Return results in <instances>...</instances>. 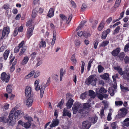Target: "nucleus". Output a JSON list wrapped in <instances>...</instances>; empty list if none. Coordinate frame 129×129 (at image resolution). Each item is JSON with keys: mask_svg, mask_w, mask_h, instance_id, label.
Wrapping results in <instances>:
<instances>
[{"mask_svg": "<svg viewBox=\"0 0 129 129\" xmlns=\"http://www.w3.org/2000/svg\"><path fill=\"white\" fill-rule=\"evenodd\" d=\"M83 107L82 106L81 104L76 102L75 103L72 107V109L74 114H76L78 111L81 115L83 117H86L88 115V111H86V109L91 107L89 103H85L83 105Z\"/></svg>", "mask_w": 129, "mask_h": 129, "instance_id": "f257e3e1", "label": "nucleus"}, {"mask_svg": "<svg viewBox=\"0 0 129 129\" xmlns=\"http://www.w3.org/2000/svg\"><path fill=\"white\" fill-rule=\"evenodd\" d=\"M40 81L39 79L36 80L34 83V86L35 87V90L37 91H38L40 90V97L42 98L43 97V94L44 93V91L45 88L49 85L50 83V78L49 77L48 79L47 82L44 85L42 84L41 85V88L40 86H39L38 84Z\"/></svg>", "mask_w": 129, "mask_h": 129, "instance_id": "f03ea898", "label": "nucleus"}, {"mask_svg": "<svg viewBox=\"0 0 129 129\" xmlns=\"http://www.w3.org/2000/svg\"><path fill=\"white\" fill-rule=\"evenodd\" d=\"M13 113L11 112L9 114L8 119L5 116H2L0 117V122L4 123H7L9 126H13L16 123V121L13 120Z\"/></svg>", "mask_w": 129, "mask_h": 129, "instance_id": "7ed1b4c3", "label": "nucleus"}, {"mask_svg": "<svg viewBox=\"0 0 129 129\" xmlns=\"http://www.w3.org/2000/svg\"><path fill=\"white\" fill-rule=\"evenodd\" d=\"M114 68L117 71L120 75H123V77L124 79L129 81V69H126L125 71H123L122 69L120 67H114Z\"/></svg>", "mask_w": 129, "mask_h": 129, "instance_id": "20e7f679", "label": "nucleus"}, {"mask_svg": "<svg viewBox=\"0 0 129 129\" xmlns=\"http://www.w3.org/2000/svg\"><path fill=\"white\" fill-rule=\"evenodd\" d=\"M97 80L96 78L95 77L94 75H91L89 76L86 80L85 83L87 85L90 84L92 86H94L96 85V81Z\"/></svg>", "mask_w": 129, "mask_h": 129, "instance_id": "39448f33", "label": "nucleus"}, {"mask_svg": "<svg viewBox=\"0 0 129 129\" xmlns=\"http://www.w3.org/2000/svg\"><path fill=\"white\" fill-rule=\"evenodd\" d=\"M59 16L61 19L60 22V25H61L63 22H66L67 24H69L72 18V15H70L68 18L63 14H60Z\"/></svg>", "mask_w": 129, "mask_h": 129, "instance_id": "423d86ee", "label": "nucleus"}, {"mask_svg": "<svg viewBox=\"0 0 129 129\" xmlns=\"http://www.w3.org/2000/svg\"><path fill=\"white\" fill-rule=\"evenodd\" d=\"M10 78V75L9 74L7 76V74L5 72H3L1 75V79L3 81L6 83L8 82Z\"/></svg>", "mask_w": 129, "mask_h": 129, "instance_id": "0eeeda50", "label": "nucleus"}, {"mask_svg": "<svg viewBox=\"0 0 129 129\" xmlns=\"http://www.w3.org/2000/svg\"><path fill=\"white\" fill-rule=\"evenodd\" d=\"M34 26L31 25L29 27L26 32V36L28 39H29L33 35V32L34 29Z\"/></svg>", "mask_w": 129, "mask_h": 129, "instance_id": "6e6552de", "label": "nucleus"}, {"mask_svg": "<svg viewBox=\"0 0 129 129\" xmlns=\"http://www.w3.org/2000/svg\"><path fill=\"white\" fill-rule=\"evenodd\" d=\"M10 33V29L9 27H4L3 30L2 36L1 37V39H3L6 35L8 36Z\"/></svg>", "mask_w": 129, "mask_h": 129, "instance_id": "1a4fd4ad", "label": "nucleus"}, {"mask_svg": "<svg viewBox=\"0 0 129 129\" xmlns=\"http://www.w3.org/2000/svg\"><path fill=\"white\" fill-rule=\"evenodd\" d=\"M127 114L126 110L125 108L121 109L117 117L119 118H121L124 117Z\"/></svg>", "mask_w": 129, "mask_h": 129, "instance_id": "9d476101", "label": "nucleus"}, {"mask_svg": "<svg viewBox=\"0 0 129 129\" xmlns=\"http://www.w3.org/2000/svg\"><path fill=\"white\" fill-rule=\"evenodd\" d=\"M31 89L29 86H26L25 90V94L26 97H31Z\"/></svg>", "mask_w": 129, "mask_h": 129, "instance_id": "9b49d317", "label": "nucleus"}, {"mask_svg": "<svg viewBox=\"0 0 129 129\" xmlns=\"http://www.w3.org/2000/svg\"><path fill=\"white\" fill-rule=\"evenodd\" d=\"M82 124V129H88L91 125L90 122L87 120L83 121Z\"/></svg>", "mask_w": 129, "mask_h": 129, "instance_id": "f8f14e48", "label": "nucleus"}, {"mask_svg": "<svg viewBox=\"0 0 129 129\" xmlns=\"http://www.w3.org/2000/svg\"><path fill=\"white\" fill-rule=\"evenodd\" d=\"M116 87L115 86L110 87L108 90V91L110 93V95L111 96H113L114 94V92L116 90Z\"/></svg>", "mask_w": 129, "mask_h": 129, "instance_id": "ddd939ff", "label": "nucleus"}, {"mask_svg": "<svg viewBox=\"0 0 129 129\" xmlns=\"http://www.w3.org/2000/svg\"><path fill=\"white\" fill-rule=\"evenodd\" d=\"M55 110V111L54 113V115L55 116L56 118L52 122L51 124L50 125V127H53L56 126V110Z\"/></svg>", "mask_w": 129, "mask_h": 129, "instance_id": "4468645a", "label": "nucleus"}, {"mask_svg": "<svg viewBox=\"0 0 129 129\" xmlns=\"http://www.w3.org/2000/svg\"><path fill=\"white\" fill-rule=\"evenodd\" d=\"M28 97L26 101V104L27 107H30L32 106L33 102V99L31 97Z\"/></svg>", "mask_w": 129, "mask_h": 129, "instance_id": "2eb2a0df", "label": "nucleus"}, {"mask_svg": "<svg viewBox=\"0 0 129 129\" xmlns=\"http://www.w3.org/2000/svg\"><path fill=\"white\" fill-rule=\"evenodd\" d=\"M74 102V101L71 98L69 99L66 104L67 109H70L71 107Z\"/></svg>", "mask_w": 129, "mask_h": 129, "instance_id": "dca6fc26", "label": "nucleus"}, {"mask_svg": "<svg viewBox=\"0 0 129 129\" xmlns=\"http://www.w3.org/2000/svg\"><path fill=\"white\" fill-rule=\"evenodd\" d=\"M10 52V50H7L5 51L3 54V56L5 61L7 59Z\"/></svg>", "mask_w": 129, "mask_h": 129, "instance_id": "f3484780", "label": "nucleus"}, {"mask_svg": "<svg viewBox=\"0 0 129 129\" xmlns=\"http://www.w3.org/2000/svg\"><path fill=\"white\" fill-rule=\"evenodd\" d=\"M67 109L64 108V109L63 113V116H67L69 117H71V114L69 111L67 110Z\"/></svg>", "mask_w": 129, "mask_h": 129, "instance_id": "a211bd4d", "label": "nucleus"}, {"mask_svg": "<svg viewBox=\"0 0 129 129\" xmlns=\"http://www.w3.org/2000/svg\"><path fill=\"white\" fill-rule=\"evenodd\" d=\"M120 49L119 48H117L115 50H113L112 52V55L114 56H117L120 52Z\"/></svg>", "mask_w": 129, "mask_h": 129, "instance_id": "6ab92c4d", "label": "nucleus"}, {"mask_svg": "<svg viewBox=\"0 0 129 129\" xmlns=\"http://www.w3.org/2000/svg\"><path fill=\"white\" fill-rule=\"evenodd\" d=\"M100 77L103 79L107 80L109 78V75L108 73H105L103 75H101Z\"/></svg>", "mask_w": 129, "mask_h": 129, "instance_id": "aec40b11", "label": "nucleus"}, {"mask_svg": "<svg viewBox=\"0 0 129 129\" xmlns=\"http://www.w3.org/2000/svg\"><path fill=\"white\" fill-rule=\"evenodd\" d=\"M21 113V111L20 110H17L15 111L14 114H13L14 118L15 119L14 120H16L15 119L17 118L18 116H19ZM13 120H14L13 119Z\"/></svg>", "mask_w": 129, "mask_h": 129, "instance_id": "412c9836", "label": "nucleus"}, {"mask_svg": "<svg viewBox=\"0 0 129 129\" xmlns=\"http://www.w3.org/2000/svg\"><path fill=\"white\" fill-rule=\"evenodd\" d=\"M54 15V11L53 8H50L48 13L47 16L50 17H52Z\"/></svg>", "mask_w": 129, "mask_h": 129, "instance_id": "4be33fe9", "label": "nucleus"}, {"mask_svg": "<svg viewBox=\"0 0 129 129\" xmlns=\"http://www.w3.org/2000/svg\"><path fill=\"white\" fill-rule=\"evenodd\" d=\"M59 72L60 81H61L62 80L63 76L65 74L66 71L65 70H64L63 69L61 68Z\"/></svg>", "mask_w": 129, "mask_h": 129, "instance_id": "5701e85b", "label": "nucleus"}, {"mask_svg": "<svg viewBox=\"0 0 129 129\" xmlns=\"http://www.w3.org/2000/svg\"><path fill=\"white\" fill-rule=\"evenodd\" d=\"M89 95L91 98H94L95 96V92L92 90H90L89 91Z\"/></svg>", "mask_w": 129, "mask_h": 129, "instance_id": "b1692460", "label": "nucleus"}, {"mask_svg": "<svg viewBox=\"0 0 129 129\" xmlns=\"http://www.w3.org/2000/svg\"><path fill=\"white\" fill-rule=\"evenodd\" d=\"M123 125L126 126H129V118H127L125 119L122 123Z\"/></svg>", "mask_w": 129, "mask_h": 129, "instance_id": "393cba45", "label": "nucleus"}, {"mask_svg": "<svg viewBox=\"0 0 129 129\" xmlns=\"http://www.w3.org/2000/svg\"><path fill=\"white\" fill-rule=\"evenodd\" d=\"M12 87L11 85H8L6 88V91L9 93H10L12 91Z\"/></svg>", "mask_w": 129, "mask_h": 129, "instance_id": "a878e982", "label": "nucleus"}, {"mask_svg": "<svg viewBox=\"0 0 129 129\" xmlns=\"http://www.w3.org/2000/svg\"><path fill=\"white\" fill-rule=\"evenodd\" d=\"M56 34L55 31V32L54 31L53 34V38L51 42V45H53L55 43V41L56 39Z\"/></svg>", "mask_w": 129, "mask_h": 129, "instance_id": "bb28decb", "label": "nucleus"}, {"mask_svg": "<svg viewBox=\"0 0 129 129\" xmlns=\"http://www.w3.org/2000/svg\"><path fill=\"white\" fill-rule=\"evenodd\" d=\"M24 118L26 120L28 121V122H31L33 121V118L31 116H28V115H26L24 117Z\"/></svg>", "mask_w": 129, "mask_h": 129, "instance_id": "cd10ccee", "label": "nucleus"}, {"mask_svg": "<svg viewBox=\"0 0 129 129\" xmlns=\"http://www.w3.org/2000/svg\"><path fill=\"white\" fill-rule=\"evenodd\" d=\"M31 122H27L24 123V127L25 128L27 129L29 128L31 125Z\"/></svg>", "mask_w": 129, "mask_h": 129, "instance_id": "c85d7f7f", "label": "nucleus"}, {"mask_svg": "<svg viewBox=\"0 0 129 129\" xmlns=\"http://www.w3.org/2000/svg\"><path fill=\"white\" fill-rule=\"evenodd\" d=\"M29 58L27 56L24 57L22 61V64H25L27 63L29 60Z\"/></svg>", "mask_w": 129, "mask_h": 129, "instance_id": "c756f323", "label": "nucleus"}, {"mask_svg": "<svg viewBox=\"0 0 129 129\" xmlns=\"http://www.w3.org/2000/svg\"><path fill=\"white\" fill-rule=\"evenodd\" d=\"M26 48L25 47H23L21 49L20 52H19V55L20 56H21L25 52L26 50Z\"/></svg>", "mask_w": 129, "mask_h": 129, "instance_id": "7c9ffc66", "label": "nucleus"}, {"mask_svg": "<svg viewBox=\"0 0 129 129\" xmlns=\"http://www.w3.org/2000/svg\"><path fill=\"white\" fill-rule=\"evenodd\" d=\"M38 12V11L36 10L35 9H34L31 15L32 18H35Z\"/></svg>", "mask_w": 129, "mask_h": 129, "instance_id": "2f4dec72", "label": "nucleus"}, {"mask_svg": "<svg viewBox=\"0 0 129 129\" xmlns=\"http://www.w3.org/2000/svg\"><path fill=\"white\" fill-rule=\"evenodd\" d=\"M35 71H31L30 72L29 74L26 76L25 78L26 79H27L28 78H30L33 76L34 74Z\"/></svg>", "mask_w": 129, "mask_h": 129, "instance_id": "473e14b6", "label": "nucleus"}, {"mask_svg": "<svg viewBox=\"0 0 129 129\" xmlns=\"http://www.w3.org/2000/svg\"><path fill=\"white\" fill-rule=\"evenodd\" d=\"M83 36L85 38H88L90 36L91 34L90 32L86 31L84 32Z\"/></svg>", "mask_w": 129, "mask_h": 129, "instance_id": "72a5a7b5", "label": "nucleus"}, {"mask_svg": "<svg viewBox=\"0 0 129 129\" xmlns=\"http://www.w3.org/2000/svg\"><path fill=\"white\" fill-rule=\"evenodd\" d=\"M64 103V101L62 99L61 101L58 104L57 106L59 107L60 109H61V106H62Z\"/></svg>", "mask_w": 129, "mask_h": 129, "instance_id": "f704fd0d", "label": "nucleus"}, {"mask_svg": "<svg viewBox=\"0 0 129 129\" xmlns=\"http://www.w3.org/2000/svg\"><path fill=\"white\" fill-rule=\"evenodd\" d=\"M118 56L120 60H123V58L124 57V52H122L120 53L118 55Z\"/></svg>", "mask_w": 129, "mask_h": 129, "instance_id": "c9c22d12", "label": "nucleus"}, {"mask_svg": "<svg viewBox=\"0 0 129 129\" xmlns=\"http://www.w3.org/2000/svg\"><path fill=\"white\" fill-rule=\"evenodd\" d=\"M71 59L73 63L74 64H76L77 62V60H76L74 54H73L72 55V57L71 58Z\"/></svg>", "mask_w": 129, "mask_h": 129, "instance_id": "e433bc0d", "label": "nucleus"}, {"mask_svg": "<svg viewBox=\"0 0 129 129\" xmlns=\"http://www.w3.org/2000/svg\"><path fill=\"white\" fill-rule=\"evenodd\" d=\"M87 8V6L85 3H83L81 6V12H83Z\"/></svg>", "mask_w": 129, "mask_h": 129, "instance_id": "4c0bfd02", "label": "nucleus"}, {"mask_svg": "<svg viewBox=\"0 0 129 129\" xmlns=\"http://www.w3.org/2000/svg\"><path fill=\"white\" fill-rule=\"evenodd\" d=\"M98 72L99 73H101L103 72L104 68L101 65H99L98 66Z\"/></svg>", "mask_w": 129, "mask_h": 129, "instance_id": "58836bf2", "label": "nucleus"}, {"mask_svg": "<svg viewBox=\"0 0 129 129\" xmlns=\"http://www.w3.org/2000/svg\"><path fill=\"white\" fill-rule=\"evenodd\" d=\"M40 44H41V45H40V48H41L42 46L43 47H46V44L45 42L44 41H41L40 42Z\"/></svg>", "mask_w": 129, "mask_h": 129, "instance_id": "ea45409f", "label": "nucleus"}, {"mask_svg": "<svg viewBox=\"0 0 129 129\" xmlns=\"http://www.w3.org/2000/svg\"><path fill=\"white\" fill-rule=\"evenodd\" d=\"M121 0H116L115 4V8L118 7L119 6Z\"/></svg>", "mask_w": 129, "mask_h": 129, "instance_id": "a19ab883", "label": "nucleus"}, {"mask_svg": "<svg viewBox=\"0 0 129 129\" xmlns=\"http://www.w3.org/2000/svg\"><path fill=\"white\" fill-rule=\"evenodd\" d=\"M107 91V90L103 87L101 88L99 90V92L101 93H106Z\"/></svg>", "mask_w": 129, "mask_h": 129, "instance_id": "79ce46f5", "label": "nucleus"}, {"mask_svg": "<svg viewBox=\"0 0 129 129\" xmlns=\"http://www.w3.org/2000/svg\"><path fill=\"white\" fill-rule=\"evenodd\" d=\"M36 53L35 52H33L30 55L31 57V59L32 60H33L35 58L36 56Z\"/></svg>", "mask_w": 129, "mask_h": 129, "instance_id": "37998d69", "label": "nucleus"}, {"mask_svg": "<svg viewBox=\"0 0 129 129\" xmlns=\"http://www.w3.org/2000/svg\"><path fill=\"white\" fill-rule=\"evenodd\" d=\"M109 42L108 41H104L101 44V46L103 47H105L109 43Z\"/></svg>", "mask_w": 129, "mask_h": 129, "instance_id": "c03bdc74", "label": "nucleus"}, {"mask_svg": "<svg viewBox=\"0 0 129 129\" xmlns=\"http://www.w3.org/2000/svg\"><path fill=\"white\" fill-rule=\"evenodd\" d=\"M96 94L98 98L101 100H103L104 98L103 95L102 94L99 93L98 92H96Z\"/></svg>", "mask_w": 129, "mask_h": 129, "instance_id": "a18cd8bd", "label": "nucleus"}, {"mask_svg": "<svg viewBox=\"0 0 129 129\" xmlns=\"http://www.w3.org/2000/svg\"><path fill=\"white\" fill-rule=\"evenodd\" d=\"M93 61V59H91L90 60V61L88 62L87 68V70L88 71H89L90 70V68L91 67V64L92 62Z\"/></svg>", "mask_w": 129, "mask_h": 129, "instance_id": "49530a36", "label": "nucleus"}, {"mask_svg": "<svg viewBox=\"0 0 129 129\" xmlns=\"http://www.w3.org/2000/svg\"><path fill=\"white\" fill-rule=\"evenodd\" d=\"M120 28V26H118L114 30L113 34L114 35H115V34L118 33L119 31Z\"/></svg>", "mask_w": 129, "mask_h": 129, "instance_id": "de8ad7c7", "label": "nucleus"}, {"mask_svg": "<svg viewBox=\"0 0 129 129\" xmlns=\"http://www.w3.org/2000/svg\"><path fill=\"white\" fill-rule=\"evenodd\" d=\"M104 25V24L103 23H101L98 27V29L99 31L101 30L103 28Z\"/></svg>", "mask_w": 129, "mask_h": 129, "instance_id": "09e8293b", "label": "nucleus"}, {"mask_svg": "<svg viewBox=\"0 0 129 129\" xmlns=\"http://www.w3.org/2000/svg\"><path fill=\"white\" fill-rule=\"evenodd\" d=\"M82 66L81 68V73L82 74L84 70V67L85 63L83 61H82Z\"/></svg>", "mask_w": 129, "mask_h": 129, "instance_id": "8fccbe9b", "label": "nucleus"}, {"mask_svg": "<svg viewBox=\"0 0 129 129\" xmlns=\"http://www.w3.org/2000/svg\"><path fill=\"white\" fill-rule=\"evenodd\" d=\"M25 43V42L24 41H22L21 42L19 43L18 45V46L20 48H22L24 45Z\"/></svg>", "mask_w": 129, "mask_h": 129, "instance_id": "3c124183", "label": "nucleus"}, {"mask_svg": "<svg viewBox=\"0 0 129 129\" xmlns=\"http://www.w3.org/2000/svg\"><path fill=\"white\" fill-rule=\"evenodd\" d=\"M75 44L77 46H79L81 44L80 42L78 40H77L75 41Z\"/></svg>", "mask_w": 129, "mask_h": 129, "instance_id": "603ef678", "label": "nucleus"}, {"mask_svg": "<svg viewBox=\"0 0 129 129\" xmlns=\"http://www.w3.org/2000/svg\"><path fill=\"white\" fill-rule=\"evenodd\" d=\"M111 110H110V111ZM112 115V113L110 111V112H109L108 116H107V119L109 121L110 120L112 119L111 117V115Z\"/></svg>", "mask_w": 129, "mask_h": 129, "instance_id": "864d4df0", "label": "nucleus"}, {"mask_svg": "<svg viewBox=\"0 0 129 129\" xmlns=\"http://www.w3.org/2000/svg\"><path fill=\"white\" fill-rule=\"evenodd\" d=\"M111 125L112 129H115L117 127L116 124L115 122L112 123Z\"/></svg>", "mask_w": 129, "mask_h": 129, "instance_id": "5fc2aeb1", "label": "nucleus"}, {"mask_svg": "<svg viewBox=\"0 0 129 129\" xmlns=\"http://www.w3.org/2000/svg\"><path fill=\"white\" fill-rule=\"evenodd\" d=\"M20 48L17 46H16L14 49V53H17L18 52Z\"/></svg>", "mask_w": 129, "mask_h": 129, "instance_id": "6e6d98bb", "label": "nucleus"}, {"mask_svg": "<svg viewBox=\"0 0 129 129\" xmlns=\"http://www.w3.org/2000/svg\"><path fill=\"white\" fill-rule=\"evenodd\" d=\"M115 104L117 106L121 105L122 104V102L120 101H116L115 102Z\"/></svg>", "mask_w": 129, "mask_h": 129, "instance_id": "4d7b16f0", "label": "nucleus"}, {"mask_svg": "<svg viewBox=\"0 0 129 129\" xmlns=\"http://www.w3.org/2000/svg\"><path fill=\"white\" fill-rule=\"evenodd\" d=\"M18 32L17 30V28H16L14 32V36H16L18 34Z\"/></svg>", "mask_w": 129, "mask_h": 129, "instance_id": "13d9d810", "label": "nucleus"}, {"mask_svg": "<svg viewBox=\"0 0 129 129\" xmlns=\"http://www.w3.org/2000/svg\"><path fill=\"white\" fill-rule=\"evenodd\" d=\"M107 35L105 32H103L102 33V38L103 39H105Z\"/></svg>", "mask_w": 129, "mask_h": 129, "instance_id": "bf43d9fd", "label": "nucleus"}, {"mask_svg": "<svg viewBox=\"0 0 129 129\" xmlns=\"http://www.w3.org/2000/svg\"><path fill=\"white\" fill-rule=\"evenodd\" d=\"M129 49V44L126 45L124 47V51L125 52L127 51L128 49Z\"/></svg>", "mask_w": 129, "mask_h": 129, "instance_id": "052dcab7", "label": "nucleus"}, {"mask_svg": "<svg viewBox=\"0 0 129 129\" xmlns=\"http://www.w3.org/2000/svg\"><path fill=\"white\" fill-rule=\"evenodd\" d=\"M23 26L22 25H21L18 27V29H17V30L19 32H22L23 31Z\"/></svg>", "mask_w": 129, "mask_h": 129, "instance_id": "680f3d73", "label": "nucleus"}, {"mask_svg": "<svg viewBox=\"0 0 129 129\" xmlns=\"http://www.w3.org/2000/svg\"><path fill=\"white\" fill-rule=\"evenodd\" d=\"M124 60L125 63H129V58L127 56L125 57Z\"/></svg>", "mask_w": 129, "mask_h": 129, "instance_id": "e2e57ef3", "label": "nucleus"}, {"mask_svg": "<svg viewBox=\"0 0 129 129\" xmlns=\"http://www.w3.org/2000/svg\"><path fill=\"white\" fill-rule=\"evenodd\" d=\"M15 65L12 64V66L10 67V71L12 72H13L15 69Z\"/></svg>", "mask_w": 129, "mask_h": 129, "instance_id": "0e129e2a", "label": "nucleus"}, {"mask_svg": "<svg viewBox=\"0 0 129 129\" xmlns=\"http://www.w3.org/2000/svg\"><path fill=\"white\" fill-rule=\"evenodd\" d=\"M71 3L73 8H75L76 7V4L73 1H71Z\"/></svg>", "mask_w": 129, "mask_h": 129, "instance_id": "69168bd1", "label": "nucleus"}, {"mask_svg": "<svg viewBox=\"0 0 129 129\" xmlns=\"http://www.w3.org/2000/svg\"><path fill=\"white\" fill-rule=\"evenodd\" d=\"M83 26V24H80L78 27L77 28L76 30H77L79 29H81Z\"/></svg>", "mask_w": 129, "mask_h": 129, "instance_id": "338daca9", "label": "nucleus"}, {"mask_svg": "<svg viewBox=\"0 0 129 129\" xmlns=\"http://www.w3.org/2000/svg\"><path fill=\"white\" fill-rule=\"evenodd\" d=\"M98 43V42L97 41H95L94 42L93 44L94 46V48L95 49H96L97 48Z\"/></svg>", "mask_w": 129, "mask_h": 129, "instance_id": "774afa93", "label": "nucleus"}]
</instances>
